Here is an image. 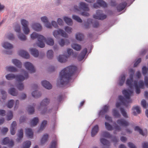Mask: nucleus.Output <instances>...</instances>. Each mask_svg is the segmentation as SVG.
Here are the masks:
<instances>
[{"label":"nucleus","mask_w":148,"mask_h":148,"mask_svg":"<svg viewBox=\"0 0 148 148\" xmlns=\"http://www.w3.org/2000/svg\"><path fill=\"white\" fill-rule=\"evenodd\" d=\"M62 95H60L56 98H55V101L57 104H59L62 101Z\"/></svg>","instance_id":"de8ad7c7"},{"label":"nucleus","mask_w":148,"mask_h":148,"mask_svg":"<svg viewBox=\"0 0 148 148\" xmlns=\"http://www.w3.org/2000/svg\"><path fill=\"white\" fill-rule=\"evenodd\" d=\"M125 76L124 74L122 75L120 77L119 79V84L120 86H122L125 80Z\"/></svg>","instance_id":"7c9ffc66"},{"label":"nucleus","mask_w":148,"mask_h":148,"mask_svg":"<svg viewBox=\"0 0 148 148\" xmlns=\"http://www.w3.org/2000/svg\"><path fill=\"white\" fill-rule=\"evenodd\" d=\"M116 122L119 125L123 127H127L129 125V122L123 118L118 119Z\"/></svg>","instance_id":"f8f14e48"},{"label":"nucleus","mask_w":148,"mask_h":148,"mask_svg":"<svg viewBox=\"0 0 148 148\" xmlns=\"http://www.w3.org/2000/svg\"><path fill=\"white\" fill-rule=\"evenodd\" d=\"M72 47L75 50L77 51H80L81 49V46L76 43H73L71 44Z\"/></svg>","instance_id":"72a5a7b5"},{"label":"nucleus","mask_w":148,"mask_h":148,"mask_svg":"<svg viewBox=\"0 0 148 148\" xmlns=\"http://www.w3.org/2000/svg\"><path fill=\"white\" fill-rule=\"evenodd\" d=\"M18 136V138L16 139V140L17 142H19L23 137V132L22 129L19 131Z\"/></svg>","instance_id":"c9c22d12"},{"label":"nucleus","mask_w":148,"mask_h":148,"mask_svg":"<svg viewBox=\"0 0 148 148\" xmlns=\"http://www.w3.org/2000/svg\"><path fill=\"white\" fill-rule=\"evenodd\" d=\"M93 23H92L93 24V27L94 28H97L99 26V23L98 21H93Z\"/></svg>","instance_id":"69168bd1"},{"label":"nucleus","mask_w":148,"mask_h":148,"mask_svg":"<svg viewBox=\"0 0 148 148\" xmlns=\"http://www.w3.org/2000/svg\"><path fill=\"white\" fill-rule=\"evenodd\" d=\"M32 28L35 30L39 31L42 29V26L40 24L34 23L32 24Z\"/></svg>","instance_id":"b1692460"},{"label":"nucleus","mask_w":148,"mask_h":148,"mask_svg":"<svg viewBox=\"0 0 148 148\" xmlns=\"http://www.w3.org/2000/svg\"><path fill=\"white\" fill-rule=\"evenodd\" d=\"M77 68L73 66H70L62 70L59 73V82L62 85L68 84L71 79V77L75 72Z\"/></svg>","instance_id":"f257e3e1"},{"label":"nucleus","mask_w":148,"mask_h":148,"mask_svg":"<svg viewBox=\"0 0 148 148\" xmlns=\"http://www.w3.org/2000/svg\"><path fill=\"white\" fill-rule=\"evenodd\" d=\"M83 37V35L82 34H81L79 33H77L76 35V39L79 41H82Z\"/></svg>","instance_id":"864d4df0"},{"label":"nucleus","mask_w":148,"mask_h":148,"mask_svg":"<svg viewBox=\"0 0 148 148\" xmlns=\"http://www.w3.org/2000/svg\"><path fill=\"white\" fill-rule=\"evenodd\" d=\"M31 54L35 57H37L39 55V52L37 49L32 48L30 49L29 51Z\"/></svg>","instance_id":"c85d7f7f"},{"label":"nucleus","mask_w":148,"mask_h":148,"mask_svg":"<svg viewBox=\"0 0 148 148\" xmlns=\"http://www.w3.org/2000/svg\"><path fill=\"white\" fill-rule=\"evenodd\" d=\"M24 66L25 68L31 73H34L35 72V69L32 64L29 62L25 63Z\"/></svg>","instance_id":"9b49d317"},{"label":"nucleus","mask_w":148,"mask_h":148,"mask_svg":"<svg viewBox=\"0 0 148 148\" xmlns=\"http://www.w3.org/2000/svg\"><path fill=\"white\" fill-rule=\"evenodd\" d=\"M144 84L143 80H140L138 82V87L140 88H143Z\"/></svg>","instance_id":"774afa93"},{"label":"nucleus","mask_w":148,"mask_h":148,"mask_svg":"<svg viewBox=\"0 0 148 148\" xmlns=\"http://www.w3.org/2000/svg\"><path fill=\"white\" fill-rule=\"evenodd\" d=\"M18 37L20 40L21 41L26 40V36L22 33H20L18 35Z\"/></svg>","instance_id":"052dcab7"},{"label":"nucleus","mask_w":148,"mask_h":148,"mask_svg":"<svg viewBox=\"0 0 148 148\" xmlns=\"http://www.w3.org/2000/svg\"><path fill=\"white\" fill-rule=\"evenodd\" d=\"M105 125L106 129L108 131H112L114 129L112 126L108 123L106 122Z\"/></svg>","instance_id":"603ef678"},{"label":"nucleus","mask_w":148,"mask_h":148,"mask_svg":"<svg viewBox=\"0 0 148 148\" xmlns=\"http://www.w3.org/2000/svg\"><path fill=\"white\" fill-rule=\"evenodd\" d=\"M16 121H14L12 123L10 128V131L11 134L13 135L15 133V129L16 126Z\"/></svg>","instance_id":"4be33fe9"},{"label":"nucleus","mask_w":148,"mask_h":148,"mask_svg":"<svg viewBox=\"0 0 148 148\" xmlns=\"http://www.w3.org/2000/svg\"><path fill=\"white\" fill-rule=\"evenodd\" d=\"M48 136V135L47 134H45L43 135L41 140L40 143L41 145L44 144L47 141Z\"/></svg>","instance_id":"2f4dec72"},{"label":"nucleus","mask_w":148,"mask_h":148,"mask_svg":"<svg viewBox=\"0 0 148 148\" xmlns=\"http://www.w3.org/2000/svg\"><path fill=\"white\" fill-rule=\"evenodd\" d=\"M127 5V3L126 2H123L120 3L116 7L118 12H121L125 8Z\"/></svg>","instance_id":"dca6fc26"},{"label":"nucleus","mask_w":148,"mask_h":148,"mask_svg":"<svg viewBox=\"0 0 148 148\" xmlns=\"http://www.w3.org/2000/svg\"><path fill=\"white\" fill-rule=\"evenodd\" d=\"M93 18L100 20H103L106 18L107 16L105 14H103L102 10H97L96 14L93 15Z\"/></svg>","instance_id":"1a4fd4ad"},{"label":"nucleus","mask_w":148,"mask_h":148,"mask_svg":"<svg viewBox=\"0 0 148 148\" xmlns=\"http://www.w3.org/2000/svg\"><path fill=\"white\" fill-rule=\"evenodd\" d=\"M31 144V142L29 140L26 141L23 143L22 148H29Z\"/></svg>","instance_id":"ea45409f"},{"label":"nucleus","mask_w":148,"mask_h":148,"mask_svg":"<svg viewBox=\"0 0 148 148\" xmlns=\"http://www.w3.org/2000/svg\"><path fill=\"white\" fill-rule=\"evenodd\" d=\"M64 29L67 33L69 34L71 33L72 32V28L68 26L64 28Z\"/></svg>","instance_id":"0e129e2a"},{"label":"nucleus","mask_w":148,"mask_h":148,"mask_svg":"<svg viewBox=\"0 0 148 148\" xmlns=\"http://www.w3.org/2000/svg\"><path fill=\"white\" fill-rule=\"evenodd\" d=\"M93 23L92 20L90 18L87 19V21L84 23V26L86 28H88L90 27V25Z\"/></svg>","instance_id":"37998d69"},{"label":"nucleus","mask_w":148,"mask_h":148,"mask_svg":"<svg viewBox=\"0 0 148 148\" xmlns=\"http://www.w3.org/2000/svg\"><path fill=\"white\" fill-rule=\"evenodd\" d=\"M41 94L40 92L35 90L32 93V95L35 98H37L40 97Z\"/></svg>","instance_id":"a18cd8bd"},{"label":"nucleus","mask_w":148,"mask_h":148,"mask_svg":"<svg viewBox=\"0 0 148 148\" xmlns=\"http://www.w3.org/2000/svg\"><path fill=\"white\" fill-rule=\"evenodd\" d=\"M26 134L27 136L30 138L33 137V134L32 130L29 128L26 129Z\"/></svg>","instance_id":"cd10ccee"},{"label":"nucleus","mask_w":148,"mask_h":148,"mask_svg":"<svg viewBox=\"0 0 148 148\" xmlns=\"http://www.w3.org/2000/svg\"><path fill=\"white\" fill-rule=\"evenodd\" d=\"M8 92L10 95L14 96H16L18 94V92L16 91L15 89L14 88H10Z\"/></svg>","instance_id":"a19ab883"},{"label":"nucleus","mask_w":148,"mask_h":148,"mask_svg":"<svg viewBox=\"0 0 148 148\" xmlns=\"http://www.w3.org/2000/svg\"><path fill=\"white\" fill-rule=\"evenodd\" d=\"M14 30L16 32L20 33L21 32V28L20 25L16 24L14 27Z\"/></svg>","instance_id":"680f3d73"},{"label":"nucleus","mask_w":148,"mask_h":148,"mask_svg":"<svg viewBox=\"0 0 148 148\" xmlns=\"http://www.w3.org/2000/svg\"><path fill=\"white\" fill-rule=\"evenodd\" d=\"M31 37L33 40L36 38L37 39V45L41 48L44 47L45 44L44 43V42H45L47 45L50 46H53L54 43V41L52 38H48L46 39L43 36L39 35L35 32H33L31 35Z\"/></svg>","instance_id":"f03ea898"},{"label":"nucleus","mask_w":148,"mask_h":148,"mask_svg":"<svg viewBox=\"0 0 148 148\" xmlns=\"http://www.w3.org/2000/svg\"><path fill=\"white\" fill-rule=\"evenodd\" d=\"M112 112L113 116L116 118H119L121 116V114L115 109L113 110Z\"/></svg>","instance_id":"8fccbe9b"},{"label":"nucleus","mask_w":148,"mask_h":148,"mask_svg":"<svg viewBox=\"0 0 148 148\" xmlns=\"http://www.w3.org/2000/svg\"><path fill=\"white\" fill-rule=\"evenodd\" d=\"M53 35L56 38H58L59 35H60L64 38L68 37V35L67 34L64 30L61 29L55 30L53 32Z\"/></svg>","instance_id":"0eeeda50"},{"label":"nucleus","mask_w":148,"mask_h":148,"mask_svg":"<svg viewBox=\"0 0 148 148\" xmlns=\"http://www.w3.org/2000/svg\"><path fill=\"white\" fill-rule=\"evenodd\" d=\"M2 143L3 145H8L10 147H12L14 145L13 141L12 140L9 139L8 137L4 138L3 140Z\"/></svg>","instance_id":"ddd939ff"},{"label":"nucleus","mask_w":148,"mask_h":148,"mask_svg":"<svg viewBox=\"0 0 148 148\" xmlns=\"http://www.w3.org/2000/svg\"><path fill=\"white\" fill-rule=\"evenodd\" d=\"M101 136L102 137L108 138H110L111 136L110 134L108 132L106 131L102 132L101 134Z\"/></svg>","instance_id":"c03bdc74"},{"label":"nucleus","mask_w":148,"mask_h":148,"mask_svg":"<svg viewBox=\"0 0 148 148\" xmlns=\"http://www.w3.org/2000/svg\"><path fill=\"white\" fill-rule=\"evenodd\" d=\"M114 129L116 131H119L121 130V128L120 126L116 124L114 127Z\"/></svg>","instance_id":"338daca9"},{"label":"nucleus","mask_w":148,"mask_h":148,"mask_svg":"<svg viewBox=\"0 0 148 148\" xmlns=\"http://www.w3.org/2000/svg\"><path fill=\"white\" fill-rule=\"evenodd\" d=\"M5 37L9 40H13L14 39L15 37L14 35L11 33H8L5 35Z\"/></svg>","instance_id":"58836bf2"},{"label":"nucleus","mask_w":148,"mask_h":148,"mask_svg":"<svg viewBox=\"0 0 148 148\" xmlns=\"http://www.w3.org/2000/svg\"><path fill=\"white\" fill-rule=\"evenodd\" d=\"M87 52L86 48L84 49L81 51L78 57V60L79 61H81L84 58Z\"/></svg>","instance_id":"2eb2a0df"},{"label":"nucleus","mask_w":148,"mask_h":148,"mask_svg":"<svg viewBox=\"0 0 148 148\" xmlns=\"http://www.w3.org/2000/svg\"><path fill=\"white\" fill-rule=\"evenodd\" d=\"M49 102L50 100L47 98L44 99L41 101L40 104V106L38 107V109L39 110H40V109L42 107H44L43 110L41 112L42 114H44L51 112V110L50 109L47 110V107H46L49 104Z\"/></svg>","instance_id":"39448f33"},{"label":"nucleus","mask_w":148,"mask_h":148,"mask_svg":"<svg viewBox=\"0 0 148 148\" xmlns=\"http://www.w3.org/2000/svg\"><path fill=\"white\" fill-rule=\"evenodd\" d=\"M99 130V127L98 125L95 126L92 129L91 132V136L94 137L98 133Z\"/></svg>","instance_id":"393cba45"},{"label":"nucleus","mask_w":148,"mask_h":148,"mask_svg":"<svg viewBox=\"0 0 148 148\" xmlns=\"http://www.w3.org/2000/svg\"><path fill=\"white\" fill-rule=\"evenodd\" d=\"M98 5L104 8L107 7V4L105 2L102 0H97V3H94L93 4L94 8H99Z\"/></svg>","instance_id":"4468645a"},{"label":"nucleus","mask_w":148,"mask_h":148,"mask_svg":"<svg viewBox=\"0 0 148 148\" xmlns=\"http://www.w3.org/2000/svg\"><path fill=\"white\" fill-rule=\"evenodd\" d=\"M2 46L5 49H10L13 47V45L8 42H4L2 45Z\"/></svg>","instance_id":"c756f323"},{"label":"nucleus","mask_w":148,"mask_h":148,"mask_svg":"<svg viewBox=\"0 0 148 148\" xmlns=\"http://www.w3.org/2000/svg\"><path fill=\"white\" fill-rule=\"evenodd\" d=\"M22 74L24 76L21 75H15L13 74L10 73L6 75V79L8 80H11L14 78H16L18 82L19 83L17 85V88L19 90H22L23 89L24 86L23 84L20 82L24 80L25 79H27L28 77V75L27 72L24 70H23Z\"/></svg>","instance_id":"7ed1b4c3"},{"label":"nucleus","mask_w":148,"mask_h":148,"mask_svg":"<svg viewBox=\"0 0 148 148\" xmlns=\"http://www.w3.org/2000/svg\"><path fill=\"white\" fill-rule=\"evenodd\" d=\"M42 85L46 88L50 89L52 88V86L49 82L46 80L43 81L42 82Z\"/></svg>","instance_id":"412c9836"},{"label":"nucleus","mask_w":148,"mask_h":148,"mask_svg":"<svg viewBox=\"0 0 148 148\" xmlns=\"http://www.w3.org/2000/svg\"><path fill=\"white\" fill-rule=\"evenodd\" d=\"M109 106L106 105L103 106L102 109L100 111L99 113V116L104 115L107 113L109 110Z\"/></svg>","instance_id":"aec40b11"},{"label":"nucleus","mask_w":148,"mask_h":148,"mask_svg":"<svg viewBox=\"0 0 148 148\" xmlns=\"http://www.w3.org/2000/svg\"><path fill=\"white\" fill-rule=\"evenodd\" d=\"M133 91L129 90H125L123 91L122 93L124 95L125 98H124L122 96H119L118 98L119 101L121 103L119 102H117L116 104V106L117 108L120 107L122 104L123 105L127 106L128 104L131 102V100L130 99V97L133 93Z\"/></svg>","instance_id":"20e7f679"},{"label":"nucleus","mask_w":148,"mask_h":148,"mask_svg":"<svg viewBox=\"0 0 148 148\" xmlns=\"http://www.w3.org/2000/svg\"><path fill=\"white\" fill-rule=\"evenodd\" d=\"M47 122L46 121H43L42 123L40 125V129L38 131V132L44 129L45 127L47 124Z\"/></svg>","instance_id":"4d7b16f0"},{"label":"nucleus","mask_w":148,"mask_h":148,"mask_svg":"<svg viewBox=\"0 0 148 148\" xmlns=\"http://www.w3.org/2000/svg\"><path fill=\"white\" fill-rule=\"evenodd\" d=\"M21 23L23 26V30L25 34H28L30 31L28 27V21L25 19H22L21 20Z\"/></svg>","instance_id":"6e6552de"},{"label":"nucleus","mask_w":148,"mask_h":148,"mask_svg":"<svg viewBox=\"0 0 148 148\" xmlns=\"http://www.w3.org/2000/svg\"><path fill=\"white\" fill-rule=\"evenodd\" d=\"M19 56L28 59L29 57V53L26 51L23 50H20L18 52Z\"/></svg>","instance_id":"6ab92c4d"},{"label":"nucleus","mask_w":148,"mask_h":148,"mask_svg":"<svg viewBox=\"0 0 148 148\" xmlns=\"http://www.w3.org/2000/svg\"><path fill=\"white\" fill-rule=\"evenodd\" d=\"M13 63L18 67L21 68L22 66L21 62L16 59H13L12 60Z\"/></svg>","instance_id":"473e14b6"},{"label":"nucleus","mask_w":148,"mask_h":148,"mask_svg":"<svg viewBox=\"0 0 148 148\" xmlns=\"http://www.w3.org/2000/svg\"><path fill=\"white\" fill-rule=\"evenodd\" d=\"M13 117V114L12 111H9L7 114V120L8 121L11 120Z\"/></svg>","instance_id":"bf43d9fd"},{"label":"nucleus","mask_w":148,"mask_h":148,"mask_svg":"<svg viewBox=\"0 0 148 148\" xmlns=\"http://www.w3.org/2000/svg\"><path fill=\"white\" fill-rule=\"evenodd\" d=\"M57 145V140L56 139L52 141L49 148H56Z\"/></svg>","instance_id":"79ce46f5"},{"label":"nucleus","mask_w":148,"mask_h":148,"mask_svg":"<svg viewBox=\"0 0 148 148\" xmlns=\"http://www.w3.org/2000/svg\"><path fill=\"white\" fill-rule=\"evenodd\" d=\"M134 86L135 87L136 89V92L137 94H139L140 92V90L138 85L137 82L136 81H135L134 82Z\"/></svg>","instance_id":"09e8293b"},{"label":"nucleus","mask_w":148,"mask_h":148,"mask_svg":"<svg viewBox=\"0 0 148 148\" xmlns=\"http://www.w3.org/2000/svg\"><path fill=\"white\" fill-rule=\"evenodd\" d=\"M100 141L105 147L103 148H109L110 145V142L108 140L103 138H101L100 139Z\"/></svg>","instance_id":"a211bd4d"},{"label":"nucleus","mask_w":148,"mask_h":148,"mask_svg":"<svg viewBox=\"0 0 148 148\" xmlns=\"http://www.w3.org/2000/svg\"><path fill=\"white\" fill-rule=\"evenodd\" d=\"M42 21L45 24V26L48 28H50L51 27V25L48 21V18L46 16L42 17L41 18Z\"/></svg>","instance_id":"f3484780"},{"label":"nucleus","mask_w":148,"mask_h":148,"mask_svg":"<svg viewBox=\"0 0 148 148\" xmlns=\"http://www.w3.org/2000/svg\"><path fill=\"white\" fill-rule=\"evenodd\" d=\"M35 106V104H33L32 106L29 105L28 106L27 110L29 114H33L34 112V107Z\"/></svg>","instance_id":"bb28decb"},{"label":"nucleus","mask_w":148,"mask_h":148,"mask_svg":"<svg viewBox=\"0 0 148 148\" xmlns=\"http://www.w3.org/2000/svg\"><path fill=\"white\" fill-rule=\"evenodd\" d=\"M53 51L51 50H49L47 53V56L49 59H51L53 57Z\"/></svg>","instance_id":"3c124183"},{"label":"nucleus","mask_w":148,"mask_h":148,"mask_svg":"<svg viewBox=\"0 0 148 148\" xmlns=\"http://www.w3.org/2000/svg\"><path fill=\"white\" fill-rule=\"evenodd\" d=\"M14 101V100L11 99L9 101L7 104V107L10 108H12L13 106Z\"/></svg>","instance_id":"5fc2aeb1"},{"label":"nucleus","mask_w":148,"mask_h":148,"mask_svg":"<svg viewBox=\"0 0 148 148\" xmlns=\"http://www.w3.org/2000/svg\"><path fill=\"white\" fill-rule=\"evenodd\" d=\"M129 71L130 74L129 78L127 79V80L126 84L130 88H131L133 86V78L135 71L133 69H129Z\"/></svg>","instance_id":"423d86ee"},{"label":"nucleus","mask_w":148,"mask_h":148,"mask_svg":"<svg viewBox=\"0 0 148 148\" xmlns=\"http://www.w3.org/2000/svg\"><path fill=\"white\" fill-rule=\"evenodd\" d=\"M66 42H67L68 44L69 43V40L66 39L65 41L64 39H62L59 42V44L61 46L63 47L65 45Z\"/></svg>","instance_id":"6e6d98bb"},{"label":"nucleus","mask_w":148,"mask_h":148,"mask_svg":"<svg viewBox=\"0 0 148 148\" xmlns=\"http://www.w3.org/2000/svg\"><path fill=\"white\" fill-rule=\"evenodd\" d=\"M134 130L135 131H138L140 134L143 136H146L147 134V130H145L144 132H143L142 129L138 126H136L135 127H134Z\"/></svg>","instance_id":"5701e85b"},{"label":"nucleus","mask_w":148,"mask_h":148,"mask_svg":"<svg viewBox=\"0 0 148 148\" xmlns=\"http://www.w3.org/2000/svg\"><path fill=\"white\" fill-rule=\"evenodd\" d=\"M64 21L68 25H71L73 24V22L72 20L68 17H64Z\"/></svg>","instance_id":"4c0bfd02"},{"label":"nucleus","mask_w":148,"mask_h":148,"mask_svg":"<svg viewBox=\"0 0 148 148\" xmlns=\"http://www.w3.org/2000/svg\"><path fill=\"white\" fill-rule=\"evenodd\" d=\"M5 69L7 71L11 72H15L17 71L16 69L14 66H7Z\"/></svg>","instance_id":"49530a36"},{"label":"nucleus","mask_w":148,"mask_h":148,"mask_svg":"<svg viewBox=\"0 0 148 148\" xmlns=\"http://www.w3.org/2000/svg\"><path fill=\"white\" fill-rule=\"evenodd\" d=\"M38 119L37 117H35L31 121L30 124L32 127L36 126L38 123Z\"/></svg>","instance_id":"f704fd0d"},{"label":"nucleus","mask_w":148,"mask_h":148,"mask_svg":"<svg viewBox=\"0 0 148 148\" xmlns=\"http://www.w3.org/2000/svg\"><path fill=\"white\" fill-rule=\"evenodd\" d=\"M120 110L123 116L126 118H128V116L127 115V114L126 112L125 111L124 108H120Z\"/></svg>","instance_id":"e2e57ef3"},{"label":"nucleus","mask_w":148,"mask_h":148,"mask_svg":"<svg viewBox=\"0 0 148 148\" xmlns=\"http://www.w3.org/2000/svg\"><path fill=\"white\" fill-rule=\"evenodd\" d=\"M69 56L64 55H60L58 58V61L61 62H65L67 60Z\"/></svg>","instance_id":"a878e982"},{"label":"nucleus","mask_w":148,"mask_h":148,"mask_svg":"<svg viewBox=\"0 0 148 148\" xmlns=\"http://www.w3.org/2000/svg\"><path fill=\"white\" fill-rule=\"evenodd\" d=\"M79 9H82L84 11H88L89 10L88 5L85 2H82L80 3L79 7L77 5L75 6L74 7L75 11H79Z\"/></svg>","instance_id":"9d476101"},{"label":"nucleus","mask_w":148,"mask_h":148,"mask_svg":"<svg viewBox=\"0 0 148 148\" xmlns=\"http://www.w3.org/2000/svg\"><path fill=\"white\" fill-rule=\"evenodd\" d=\"M72 17L74 20L79 23H81L82 22V20L81 18L79 16L76 15H73Z\"/></svg>","instance_id":"13d9d810"},{"label":"nucleus","mask_w":148,"mask_h":148,"mask_svg":"<svg viewBox=\"0 0 148 148\" xmlns=\"http://www.w3.org/2000/svg\"><path fill=\"white\" fill-rule=\"evenodd\" d=\"M133 114L134 115H136V112L137 114H139L140 112V107L138 106H136L133 108Z\"/></svg>","instance_id":"e433bc0d"}]
</instances>
